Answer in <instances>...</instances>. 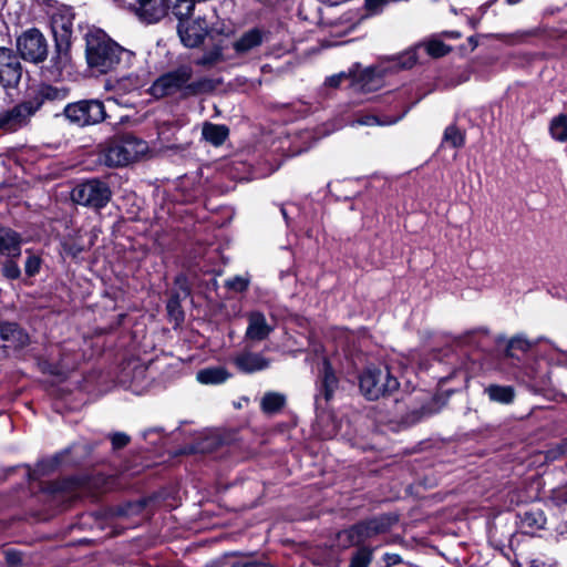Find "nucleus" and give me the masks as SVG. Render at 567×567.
I'll return each instance as SVG.
<instances>
[{
	"label": "nucleus",
	"instance_id": "obj_46",
	"mask_svg": "<svg viewBox=\"0 0 567 567\" xmlns=\"http://www.w3.org/2000/svg\"><path fill=\"white\" fill-rule=\"evenodd\" d=\"M386 559L389 564H399L401 561V557L396 554L386 555Z\"/></svg>",
	"mask_w": 567,
	"mask_h": 567
},
{
	"label": "nucleus",
	"instance_id": "obj_39",
	"mask_svg": "<svg viewBox=\"0 0 567 567\" xmlns=\"http://www.w3.org/2000/svg\"><path fill=\"white\" fill-rule=\"evenodd\" d=\"M567 456V439L564 440L560 444H558L556 447L550 449L547 452L546 457L548 460H556L560 456Z\"/></svg>",
	"mask_w": 567,
	"mask_h": 567
},
{
	"label": "nucleus",
	"instance_id": "obj_16",
	"mask_svg": "<svg viewBox=\"0 0 567 567\" xmlns=\"http://www.w3.org/2000/svg\"><path fill=\"white\" fill-rule=\"evenodd\" d=\"M266 33L259 29H250L244 32L234 43L233 48L239 55H244L260 47L265 40Z\"/></svg>",
	"mask_w": 567,
	"mask_h": 567
},
{
	"label": "nucleus",
	"instance_id": "obj_49",
	"mask_svg": "<svg viewBox=\"0 0 567 567\" xmlns=\"http://www.w3.org/2000/svg\"><path fill=\"white\" fill-rule=\"evenodd\" d=\"M519 1H520V0H507V2H508L509 4H515V3H518Z\"/></svg>",
	"mask_w": 567,
	"mask_h": 567
},
{
	"label": "nucleus",
	"instance_id": "obj_22",
	"mask_svg": "<svg viewBox=\"0 0 567 567\" xmlns=\"http://www.w3.org/2000/svg\"><path fill=\"white\" fill-rule=\"evenodd\" d=\"M229 377L227 370L220 367L203 369L196 374L197 381L202 384H220Z\"/></svg>",
	"mask_w": 567,
	"mask_h": 567
},
{
	"label": "nucleus",
	"instance_id": "obj_28",
	"mask_svg": "<svg viewBox=\"0 0 567 567\" xmlns=\"http://www.w3.org/2000/svg\"><path fill=\"white\" fill-rule=\"evenodd\" d=\"M549 133L558 142L567 141V116L565 114H559L550 121Z\"/></svg>",
	"mask_w": 567,
	"mask_h": 567
},
{
	"label": "nucleus",
	"instance_id": "obj_4",
	"mask_svg": "<svg viewBox=\"0 0 567 567\" xmlns=\"http://www.w3.org/2000/svg\"><path fill=\"white\" fill-rule=\"evenodd\" d=\"M359 385L362 394L369 400H378L399 389V382L388 368H368L360 377Z\"/></svg>",
	"mask_w": 567,
	"mask_h": 567
},
{
	"label": "nucleus",
	"instance_id": "obj_38",
	"mask_svg": "<svg viewBox=\"0 0 567 567\" xmlns=\"http://www.w3.org/2000/svg\"><path fill=\"white\" fill-rule=\"evenodd\" d=\"M111 442L114 450H120L128 444L130 436L123 432H116L111 435Z\"/></svg>",
	"mask_w": 567,
	"mask_h": 567
},
{
	"label": "nucleus",
	"instance_id": "obj_21",
	"mask_svg": "<svg viewBox=\"0 0 567 567\" xmlns=\"http://www.w3.org/2000/svg\"><path fill=\"white\" fill-rule=\"evenodd\" d=\"M229 130L225 125L205 123L203 125V137L214 146H220L228 137Z\"/></svg>",
	"mask_w": 567,
	"mask_h": 567
},
{
	"label": "nucleus",
	"instance_id": "obj_9",
	"mask_svg": "<svg viewBox=\"0 0 567 567\" xmlns=\"http://www.w3.org/2000/svg\"><path fill=\"white\" fill-rule=\"evenodd\" d=\"M22 66L17 54L8 48L0 47V85L14 87L20 82Z\"/></svg>",
	"mask_w": 567,
	"mask_h": 567
},
{
	"label": "nucleus",
	"instance_id": "obj_20",
	"mask_svg": "<svg viewBox=\"0 0 567 567\" xmlns=\"http://www.w3.org/2000/svg\"><path fill=\"white\" fill-rule=\"evenodd\" d=\"M338 388V379L332 371L329 362L323 360L322 377L320 379V394L328 401L332 398L336 389Z\"/></svg>",
	"mask_w": 567,
	"mask_h": 567
},
{
	"label": "nucleus",
	"instance_id": "obj_19",
	"mask_svg": "<svg viewBox=\"0 0 567 567\" xmlns=\"http://www.w3.org/2000/svg\"><path fill=\"white\" fill-rule=\"evenodd\" d=\"M546 524L544 512L539 508H532L520 515V527L526 534H534Z\"/></svg>",
	"mask_w": 567,
	"mask_h": 567
},
{
	"label": "nucleus",
	"instance_id": "obj_1",
	"mask_svg": "<svg viewBox=\"0 0 567 567\" xmlns=\"http://www.w3.org/2000/svg\"><path fill=\"white\" fill-rule=\"evenodd\" d=\"M124 50L103 30L90 29L85 34V58L89 66L106 73L120 62Z\"/></svg>",
	"mask_w": 567,
	"mask_h": 567
},
{
	"label": "nucleus",
	"instance_id": "obj_8",
	"mask_svg": "<svg viewBox=\"0 0 567 567\" xmlns=\"http://www.w3.org/2000/svg\"><path fill=\"white\" fill-rule=\"evenodd\" d=\"M35 114L33 106L29 101H24L11 109L0 112V130L6 132H16L28 125L31 117Z\"/></svg>",
	"mask_w": 567,
	"mask_h": 567
},
{
	"label": "nucleus",
	"instance_id": "obj_33",
	"mask_svg": "<svg viewBox=\"0 0 567 567\" xmlns=\"http://www.w3.org/2000/svg\"><path fill=\"white\" fill-rule=\"evenodd\" d=\"M225 286L236 292H243L248 288L249 279L243 276H235L234 278L227 279Z\"/></svg>",
	"mask_w": 567,
	"mask_h": 567
},
{
	"label": "nucleus",
	"instance_id": "obj_7",
	"mask_svg": "<svg viewBox=\"0 0 567 567\" xmlns=\"http://www.w3.org/2000/svg\"><path fill=\"white\" fill-rule=\"evenodd\" d=\"M21 58L32 63H41L48 56V42L38 29H30L17 39Z\"/></svg>",
	"mask_w": 567,
	"mask_h": 567
},
{
	"label": "nucleus",
	"instance_id": "obj_35",
	"mask_svg": "<svg viewBox=\"0 0 567 567\" xmlns=\"http://www.w3.org/2000/svg\"><path fill=\"white\" fill-rule=\"evenodd\" d=\"M2 274L8 279H18L21 275V271H20L19 266L14 261L7 260L3 264Z\"/></svg>",
	"mask_w": 567,
	"mask_h": 567
},
{
	"label": "nucleus",
	"instance_id": "obj_24",
	"mask_svg": "<svg viewBox=\"0 0 567 567\" xmlns=\"http://www.w3.org/2000/svg\"><path fill=\"white\" fill-rule=\"evenodd\" d=\"M70 44L71 42L55 41V51L51 58V62L53 63L54 69L59 72L70 64Z\"/></svg>",
	"mask_w": 567,
	"mask_h": 567
},
{
	"label": "nucleus",
	"instance_id": "obj_43",
	"mask_svg": "<svg viewBox=\"0 0 567 567\" xmlns=\"http://www.w3.org/2000/svg\"><path fill=\"white\" fill-rule=\"evenodd\" d=\"M358 123L361 125L372 126V125H381L382 123L373 115H367L358 120Z\"/></svg>",
	"mask_w": 567,
	"mask_h": 567
},
{
	"label": "nucleus",
	"instance_id": "obj_6",
	"mask_svg": "<svg viewBox=\"0 0 567 567\" xmlns=\"http://www.w3.org/2000/svg\"><path fill=\"white\" fill-rule=\"evenodd\" d=\"M63 115L71 124L84 127L104 121L106 112L100 100H82L66 104L63 107Z\"/></svg>",
	"mask_w": 567,
	"mask_h": 567
},
{
	"label": "nucleus",
	"instance_id": "obj_34",
	"mask_svg": "<svg viewBox=\"0 0 567 567\" xmlns=\"http://www.w3.org/2000/svg\"><path fill=\"white\" fill-rule=\"evenodd\" d=\"M40 265H41L40 257L31 254L25 261V266H24L25 274L30 277L34 276L35 274L39 272Z\"/></svg>",
	"mask_w": 567,
	"mask_h": 567
},
{
	"label": "nucleus",
	"instance_id": "obj_31",
	"mask_svg": "<svg viewBox=\"0 0 567 567\" xmlns=\"http://www.w3.org/2000/svg\"><path fill=\"white\" fill-rule=\"evenodd\" d=\"M372 561V549L359 548L352 556L349 567H369Z\"/></svg>",
	"mask_w": 567,
	"mask_h": 567
},
{
	"label": "nucleus",
	"instance_id": "obj_26",
	"mask_svg": "<svg viewBox=\"0 0 567 567\" xmlns=\"http://www.w3.org/2000/svg\"><path fill=\"white\" fill-rule=\"evenodd\" d=\"M390 62H391V64L389 66V70H392V71L411 69L417 62L416 50L415 49L409 50L398 56L392 58ZM385 70H388V68Z\"/></svg>",
	"mask_w": 567,
	"mask_h": 567
},
{
	"label": "nucleus",
	"instance_id": "obj_23",
	"mask_svg": "<svg viewBox=\"0 0 567 567\" xmlns=\"http://www.w3.org/2000/svg\"><path fill=\"white\" fill-rule=\"evenodd\" d=\"M489 400L501 404H509L515 398V391L508 385L491 384L485 389Z\"/></svg>",
	"mask_w": 567,
	"mask_h": 567
},
{
	"label": "nucleus",
	"instance_id": "obj_10",
	"mask_svg": "<svg viewBox=\"0 0 567 567\" xmlns=\"http://www.w3.org/2000/svg\"><path fill=\"white\" fill-rule=\"evenodd\" d=\"M74 14L70 8L58 7L51 13L50 24L55 41L71 42Z\"/></svg>",
	"mask_w": 567,
	"mask_h": 567
},
{
	"label": "nucleus",
	"instance_id": "obj_27",
	"mask_svg": "<svg viewBox=\"0 0 567 567\" xmlns=\"http://www.w3.org/2000/svg\"><path fill=\"white\" fill-rule=\"evenodd\" d=\"M542 339H538V340H529L526 336L524 334H517L515 337H513L509 341H508V344H507V349H506V355L507 357H514V353H513V350H519L522 352H527L529 351L532 348H534L535 346H537V343L540 341Z\"/></svg>",
	"mask_w": 567,
	"mask_h": 567
},
{
	"label": "nucleus",
	"instance_id": "obj_47",
	"mask_svg": "<svg viewBox=\"0 0 567 567\" xmlns=\"http://www.w3.org/2000/svg\"><path fill=\"white\" fill-rule=\"evenodd\" d=\"M564 492L563 491H557L554 493V499L557 501L558 503L559 502H567V498H563L561 494Z\"/></svg>",
	"mask_w": 567,
	"mask_h": 567
},
{
	"label": "nucleus",
	"instance_id": "obj_30",
	"mask_svg": "<svg viewBox=\"0 0 567 567\" xmlns=\"http://www.w3.org/2000/svg\"><path fill=\"white\" fill-rule=\"evenodd\" d=\"M338 545L347 548L350 546L360 545L358 539V532L354 528V525L348 529L341 530L337 535Z\"/></svg>",
	"mask_w": 567,
	"mask_h": 567
},
{
	"label": "nucleus",
	"instance_id": "obj_50",
	"mask_svg": "<svg viewBox=\"0 0 567 567\" xmlns=\"http://www.w3.org/2000/svg\"><path fill=\"white\" fill-rule=\"evenodd\" d=\"M12 556H13V555H11L10 553H8V559H9V561H10V563H14V561H16V560L11 559V557H12Z\"/></svg>",
	"mask_w": 567,
	"mask_h": 567
},
{
	"label": "nucleus",
	"instance_id": "obj_40",
	"mask_svg": "<svg viewBox=\"0 0 567 567\" xmlns=\"http://www.w3.org/2000/svg\"><path fill=\"white\" fill-rule=\"evenodd\" d=\"M143 509L142 504H126L116 508L115 514L118 516H130L140 513Z\"/></svg>",
	"mask_w": 567,
	"mask_h": 567
},
{
	"label": "nucleus",
	"instance_id": "obj_29",
	"mask_svg": "<svg viewBox=\"0 0 567 567\" xmlns=\"http://www.w3.org/2000/svg\"><path fill=\"white\" fill-rule=\"evenodd\" d=\"M465 135L455 125H449L443 134L442 144H449L454 148H460L464 145Z\"/></svg>",
	"mask_w": 567,
	"mask_h": 567
},
{
	"label": "nucleus",
	"instance_id": "obj_13",
	"mask_svg": "<svg viewBox=\"0 0 567 567\" xmlns=\"http://www.w3.org/2000/svg\"><path fill=\"white\" fill-rule=\"evenodd\" d=\"M394 522L395 518L390 516H380L354 525V528L358 532V539L360 544L375 535L385 533Z\"/></svg>",
	"mask_w": 567,
	"mask_h": 567
},
{
	"label": "nucleus",
	"instance_id": "obj_51",
	"mask_svg": "<svg viewBox=\"0 0 567 567\" xmlns=\"http://www.w3.org/2000/svg\"><path fill=\"white\" fill-rule=\"evenodd\" d=\"M281 212H282L284 217L286 218L287 217L286 216V210L282 208Z\"/></svg>",
	"mask_w": 567,
	"mask_h": 567
},
{
	"label": "nucleus",
	"instance_id": "obj_45",
	"mask_svg": "<svg viewBox=\"0 0 567 567\" xmlns=\"http://www.w3.org/2000/svg\"><path fill=\"white\" fill-rule=\"evenodd\" d=\"M217 56H218V54H210L208 56H203L198 61V64H202V65L210 64V63H213L217 59Z\"/></svg>",
	"mask_w": 567,
	"mask_h": 567
},
{
	"label": "nucleus",
	"instance_id": "obj_15",
	"mask_svg": "<svg viewBox=\"0 0 567 567\" xmlns=\"http://www.w3.org/2000/svg\"><path fill=\"white\" fill-rule=\"evenodd\" d=\"M274 327L267 322L264 313L254 311L248 315V326L245 337L251 341H262L269 337Z\"/></svg>",
	"mask_w": 567,
	"mask_h": 567
},
{
	"label": "nucleus",
	"instance_id": "obj_25",
	"mask_svg": "<svg viewBox=\"0 0 567 567\" xmlns=\"http://www.w3.org/2000/svg\"><path fill=\"white\" fill-rule=\"evenodd\" d=\"M286 403V398L277 392H267L260 402L261 410L267 414L279 412Z\"/></svg>",
	"mask_w": 567,
	"mask_h": 567
},
{
	"label": "nucleus",
	"instance_id": "obj_48",
	"mask_svg": "<svg viewBox=\"0 0 567 567\" xmlns=\"http://www.w3.org/2000/svg\"><path fill=\"white\" fill-rule=\"evenodd\" d=\"M529 567H544V564H539V563L533 561Z\"/></svg>",
	"mask_w": 567,
	"mask_h": 567
},
{
	"label": "nucleus",
	"instance_id": "obj_14",
	"mask_svg": "<svg viewBox=\"0 0 567 567\" xmlns=\"http://www.w3.org/2000/svg\"><path fill=\"white\" fill-rule=\"evenodd\" d=\"M233 361L239 371L248 374L266 370L270 365V361L261 353L251 351H243Z\"/></svg>",
	"mask_w": 567,
	"mask_h": 567
},
{
	"label": "nucleus",
	"instance_id": "obj_11",
	"mask_svg": "<svg viewBox=\"0 0 567 567\" xmlns=\"http://www.w3.org/2000/svg\"><path fill=\"white\" fill-rule=\"evenodd\" d=\"M69 96V89L64 86H53L50 84H41L37 89L32 99L28 100L33 111L37 113L45 105H53L64 102Z\"/></svg>",
	"mask_w": 567,
	"mask_h": 567
},
{
	"label": "nucleus",
	"instance_id": "obj_2",
	"mask_svg": "<svg viewBox=\"0 0 567 567\" xmlns=\"http://www.w3.org/2000/svg\"><path fill=\"white\" fill-rule=\"evenodd\" d=\"M192 76V68L182 65L176 70L161 75L151 85L148 92L156 99H162L164 96L175 94L178 91H183L185 95H196L207 87L208 81L199 80L190 82Z\"/></svg>",
	"mask_w": 567,
	"mask_h": 567
},
{
	"label": "nucleus",
	"instance_id": "obj_37",
	"mask_svg": "<svg viewBox=\"0 0 567 567\" xmlns=\"http://www.w3.org/2000/svg\"><path fill=\"white\" fill-rule=\"evenodd\" d=\"M167 310L169 315L176 320L179 321L183 319V312L179 307L178 297H172L167 302Z\"/></svg>",
	"mask_w": 567,
	"mask_h": 567
},
{
	"label": "nucleus",
	"instance_id": "obj_12",
	"mask_svg": "<svg viewBox=\"0 0 567 567\" xmlns=\"http://www.w3.org/2000/svg\"><path fill=\"white\" fill-rule=\"evenodd\" d=\"M208 25L205 20L197 19L193 22H179L178 34L185 47H198L207 34Z\"/></svg>",
	"mask_w": 567,
	"mask_h": 567
},
{
	"label": "nucleus",
	"instance_id": "obj_32",
	"mask_svg": "<svg viewBox=\"0 0 567 567\" xmlns=\"http://www.w3.org/2000/svg\"><path fill=\"white\" fill-rule=\"evenodd\" d=\"M426 52L433 58H441L449 53L450 48L439 40H431L424 44Z\"/></svg>",
	"mask_w": 567,
	"mask_h": 567
},
{
	"label": "nucleus",
	"instance_id": "obj_41",
	"mask_svg": "<svg viewBox=\"0 0 567 567\" xmlns=\"http://www.w3.org/2000/svg\"><path fill=\"white\" fill-rule=\"evenodd\" d=\"M374 73H375V70H365L360 75V79L355 83V85H359L361 90H370V86H368V83H369L370 80H372Z\"/></svg>",
	"mask_w": 567,
	"mask_h": 567
},
{
	"label": "nucleus",
	"instance_id": "obj_36",
	"mask_svg": "<svg viewBox=\"0 0 567 567\" xmlns=\"http://www.w3.org/2000/svg\"><path fill=\"white\" fill-rule=\"evenodd\" d=\"M219 444V440L216 436L206 437L204 441L198 443L196 450L202 453L213 452Z\"/></svg>",
	"mask_w": 567,
	"mask_h": 567
},
{
	"label": "nucleus",
	"instance_id": "obj_3",
	"mask_svg": "<svg viewBox=\"0 0 567 567\" xmlns=\"http://www.w3.org/2000/svg\"><path fill=\"white\" fill-rule=\"evenodd\" d=\"M146 151L147 145L145 142L126 135L110 141L103 151V158L107 166H125L136 161Z\"/></svg>",
	"mask_w": 567,
	"mask_h": 567
},
{
	"label": "nucleus",
	"instance_id": "obj_17",
	"mask_svg": "<svg viewBox=\"0 0 567 567\" xmlns=\"http://www.w3.org/2000/svg\"><path fill=\"white\" fill-rule=\"evenodd\" d=\"M0 338L9 342L10 347L23 348L29 342V337L16 323H0Z\"/></svg>",
	"mask_w": 567,
	"mask_h": 567
},
{
	"label": "nucleus",
	"instance_id": "obj_42",
	"mask_svg": "<svg viewBox=\"0 0 567 567\" xmlns=\"http://www.w3.org/2000/svg\"><path fill=\"white\" fill-rule=\"evenodd\" d=\"M348 78L349 75L347 73L341 72L328 78L326 84L331 87H338L341 84V82Z\"/></svg>",
	"mask_w": 567,
	"mask_h": 567
},
{
	"label": "nucleus",
	"instance_id": "obj_5",
	"mask_svg": "<svg viewBox=\"0 0 567 567\" xmlns=\"http://www.w3.org/2000/svg\"><path fill=\"white\" fill-rule=\"evenodd\" d=\"M71 198L79 205L101 209L111 200L112 190L105 182L92 178L78 184L71 192Z\"/></svg>",
	"mask_w": 567,
	"mask_h": 567
},
{
	"label": "nucleus",
	"instance_id": "obj_18",
	"mask_svg": "<svg viewBox=\"0 0 567 567\" xmlns=\"http://www.w3.org/2000/svg\"><path fill=\"white\" fill-rule=\"evenodd\" d=\"M20 236L8 228H0V254L7 257H18L21 254Z\"/></svg>",
	"mask_w": 567,
	"mask_h": 567
},
{
	"label": "nucleus",
	"instance_id": "obj_44",
	"mask_svg": "<svg viewBox=\"0 0 567 567\" xmlns=\"http://www.w3.org/2000/svg\"><path fill=\"white\" fill-rule=\"evenodd\" d=\"M231 567H271V566L268 564H265V563L246 561V563H236Z\"/></svg>",
	"mask_w": 567,
	"mask_h": 567
}]
</instances>
